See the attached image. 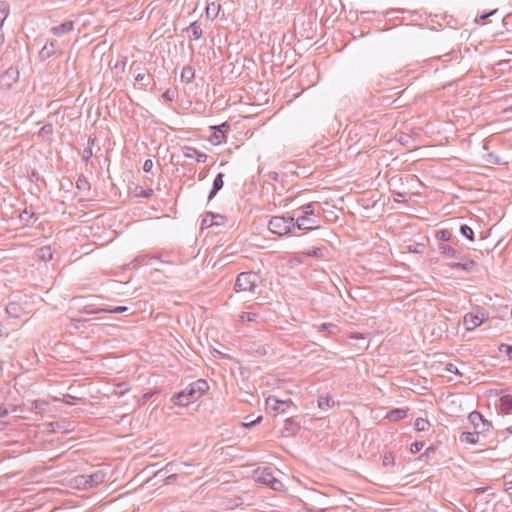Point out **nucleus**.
I'll return each mask as SVG.
<instances>
[{"label": "nucleus", "mask_w": 512, "mask_h": 512, "mask_svg": "<svg viewBox=\"0 0 512 512\" xmlns=\"http://www.w3.org/2000/svg\"><path fill=\"white\" fill-rule=\"evenodd\" d=\"M261 283V277L255 272H242L240 273L235 281V290L237 292H251L255 293V290Z\"/></svg>", "instance_id": "nucleus-1"}, {"label": "nucleus", "mask_w": 512, "mask_h": 512, "mask_svg": "<svg viewBox=\"0 0 512 512\" xmlns=\"http://www.w3.org/2000/svg\"><path fill=\"white\" fill-rule=\"evenodd\" d=\"M268 228L273 234L286 235L295 229L294 216H273L268 223Z\"/></svg>", "instance_id": "nucleus-2"}, {"label": "nucleus", "mask_w": 512, "mask_h": 512, "mask_svg": "<svg viewBox=\"0 0 512 512\" xmlns=\"http://www.w3.org/2000/svg\"><path fill=\"white\" fill-rule=\"evenodd\" d=\"M172 399L176 405L188 406L199 399V397L192 385L189 384L184 390L174 395Z\"/></svg>", "instance_id": "nucleus-3"}, {"label": "nucleus", "mask_w": 512, "mask_h": 512, "mask_svg": "<svg viewBox=\"0 0 512 512\" xmlns=\"http://www.w3.org/2000/svg\"><path fill=\"white\" fill-rule=\"evenodd\" d=\"M19 79V71L17 68L10 67L0 75V88L8 90L17 83Z\"/></svg>", "instance_id": "nucleus-4"}, {"label": "nucleus", "mask_w": 512, "mask_h": 512, "mask_svg": "<svg viewBox=\"0 0 512 512\" xmlns=\"http://www.w3.org/2000/svg\"><path fill=\"white\" fill-rule=\"evenodd\" d=\"M294 223L295 228L299 230H314L320 227L316 217H306L305 215H299L294 218Z\"/></svg>", "instance_id": "nucleus-5"}, {"label": "nucleus", "mask_w": 512, "mask_h": 512, "mask_svg": "<svg viewBox=\"0 0 512 512\" xmlns=\"http://www.w3.org/2000/svg\"><path fill=\"white\" fill-rule=\"evenodd\" d=\"M468 418L477 432L482 433L489 430L490 423L484 419L481 413L473 411L469 414Z\"/></svg>", "instance_id": "nucleus-6"}, {"label": "nucleus", "mask_w": 512, "mask_h": 512, "mask_svg": "<svg viewBox=\"0 0 512 512\" xmlns=\"http://www.w3.org/2000/svg\"><path fill=\"white\" fill-rule=\"evenodd\" d=\"M58 52H60L59 44L56 40H51L47 42L39 52L40 61L44 62L49 58L55 56Z\"/></svg>", "instance_id": "nucleus-7"}, {"label": "nucleus", "mask_w": 512, "mask_h": 512, "mask_svg": "<svg viewBox=\"0 0 512 512\" xmlns=\"http://www.w3.org/2000/svg\"><path fill=\"white\" fill-rule=\"evenodd\" d=\"M268 345L258 343V342H249L245 344V352L252 356H264L268 353Z\"/></svg>", "instance_id": "nucleus-8"}, {"label": "nucleus", "mask_w": 512, "mask_h": 512, "mask_svg": "<svg viewBox=\"0 0 512 512\" xmlns=\"http://www.w3.org/2000/svg\"><path fill=\"white\" fill-rule=\"evenodd\" d=\"M266 404L268 408L284 413L290 407L291 401L279 400L274 396H269Z\"/></svg>", "instance_id": "nucleus-9"}, {"label": "nucleus", "mask_w": 512, "mask_h": 512, "mask_svg": "<svg viewBox=\"0 0 512 512\" xmlns=\"http://www.w3.org/2000/svg\"><path fill=\"white\" fill-rule=\"evenodd\" d=\"M484 321V314L479 316L478 314L468 313L464 316L463 324L466 330H473L476 327L480 326Z\"/></svg>", "instance_id": "nucleus-10"}, {"label": "nucleus", "mask_w": 512, "mask_h": 512, "mask_svg": "<svg viewBox=\"0 0 512 512\" xmlns=\"http://www.w3.org/2000/svg\"><path fill=\"white\" fill-rule=\"evenodd\" d=\"M221 11V5L219 0H206L205 13L207 18L214 20L216 19Z\"/></svg>", "instance_id": "nucleus-11"}, {"label": "nucleus", "mask_w": 512, "mask_h": 512, "mask_svg": "<svg viewBox=\"0 0 512 512\" xmlns=\"http://www.w3.org/2000/svg\"><path fill=\"white\" fill-rule=\"evenodd\" d=\"M89 489L97 487L105 481L106 473L103 470H97L90 475H86Z\"/></svg>", "instance_id": "nucleus-12"}, {"label": "nucleus", "mask_w": 512, "mask_h": 512, "mask_svg": "<svg viewBox=\"0 0 512 512\" xmlns=\"http://www.w3.org/2000/svg\"><path fill=\"white\" fill-rule=\"evenodd\" d=\"M74 29L73 21H65L58 26H53L50 29V32L55 36H61L63 34L69 33Z\"/></svg>", "instance_id": "nucleus-13"}, {"label": "nucleus", "mask_w": 512, "mask_h": 512, "mask_svg": "<svg viewBox=\"0 0 512 512\" xmlns=\"http://www.w3.org/2000/svg\"><path fill=\"white\" fill-rule=\"evenodd\" d=\"M438 250L440 253L451 257V258H457L462 260L463 257L461 256L460 252L456 250L452 245L446 244V243H439L438 244Z\"/></svg>", "instance_id": "nucleus-14"}, {"label": "nucleus", "mask_w": 512, "mask_h": 512, "mask_svg": "<svg viewBox=\"0 0 512 512\" xmlns=\"http://www.w3.org/2000/svg\"><path fill=\"white\" fill-rule=\"evenodd\" d=\"M9 14V5L5 1H0V44L4 42L3 23Z\"/></svg>", "instance_id": "nucleus-15"}, {"label": "nucleus", "mask_w": 512, "mask_h": 512, "mask_svg": "<svg viewBox=\"0 0 512 512\" xmlns=\"http://www.w3.org/2000/svg\"><path fill=\"white\" fill-rule=\"evenodd\" d=\"M186 31L190 33L188 35L190 40H198L203 35V30L197 21L192 22L187 28Z\"/></svg>", "instance_id": "nucleus-16"}, {"label": "nucleus", "mask_w": 512, "mask_h": 512, "mask_svg": "<svg viewBox=\"0 0 512 512\" xmlns=\"http://www.w3.org/2000/svg\"><path fill=\"white\" fill-rule=\"evenodd\" d=\"M259 479L274 490H279L282 486V483L277 480L271 473H263Z\"/></svg>", "instance_id": "nucleus-17"}, {"label": "nucleus", "mask_w": 512, "mask_h": 512, "mask_svg": "<svg viewBox=\"0 0 512 512\" xmlns=\"http://www.w3.org/2000/svg\"><path fill=\"white\" fill-rule=\"evenodd\" d=\"M224 174L222 172L218 173L213 181L212 189L209 193L208 200H212L215 195L220 191L224 185Z\"/></svg>", "instance_id": "nucleus-18"}, {"label": "nucleus", "mask_w": 512, "mask_h": 512, "mask_svg": "<svg viewBox=\"0 0 512 512\" xmlns=\"http://www.w3.org/2000/svg\"><path fill=\"white\" fill-rule=\"evenodd\" d=\"M212 129H215L217 130V134H215V141H214V144H220L222 143L226 136H225V133L229 130L230 126L228 123H222L218 126H214V127H211Z\"/></svg>", "instance_id": "nucleus-19"}, {"label": "nucleus", "mask_w": 512, "mask_h": 512, "mask_svg": "<svg viewBox=\"0 0 512 512\" xmlns=\"http://www.w3.org/2000/svg\"><path fill=\"white\" fill-rule=\"evenodd\" d=\"M406 416H407V410L396 408V409L390 410L387 413L386 418L390 421L397 422V421L404 419Z\"/></svg>", "instance_id": "nucleus-20"}, {"label": "nucleus", "mask_w": 512, "mask_h": 512, "mask_svg": "<svg viewBox=\"0 0 512 512\" xmlns=\"http://www.w3.org/2000/svg\"><path fill=\"white\" fill-rule=\"evenodd\" d=\"M191 385L199 398L209 390V384L204 379H198L197 381L191 383Z\"/></svg>", "instance_id": "nucleus-21"}, {"label": "nucleus", "mask_w": 512, "mask_h": 512, "mask_svg": "<svg viewBox=\"0 0 512 512\" xmlns=\"http://www.w3.org/2000/svg\"><path fill=\"white\" fill-rule=\"evenodd\" d=\"M479 432H462L460 435V441L469 444H476L479 441Z\"/></svg>", "instance_id": "nucleus-22"}, {"label": "nucleus", "mask_w": 512, "mask_h": 512, "mask_svg": "<svg viewBox=\"0 0 512 512\" xmlns=\"http://www.w3.org/2000/svg\"><path fill=\"white\" fill-rule=\"evenodd\" d=\"M500 408L505 414L512 412V396L504 395L500 398Z\"/></svg>", "instance_id": "nucleus-23"}, {"label": "nucleus", "mask_w": 512, "mask_h": 512, "mask_svg": "<svg viewBox=\"0 0 512 512\" xmlns=\"http://www.w3.org/2000/svg\"><path fill=\"white\" fill-rule=\"evenodd\" d=\"M37 219L34 210L32 207L25 208L20 214H19V220L23 222L26 226H28V223L31 219Z\"/></svg>", "instance_id": "nucleus-24"}, {"label": "nucleus", "mask_w": 512, "mask_h": 512, "mask_svg": "<svg viewBox=\"0 0 512 512\" xmlns=\"http://www.w3.org/2000/svg\"><path fill=\"white\" fill-rule=\"evenodd\" d=\"M451 268H460L467 272H471L476 267V262L474 260H468L466 262H456L450 265Z\"/></svg>", "instance_id": "nucleus-25"}, {"label": "nucleus", "mask_w": 512, "mask_h": 512, "mask_svg": "<svg viewBox=\"0 0 512 512\" xmlns=\"http://www.w3.org/2000/svg\"><path fill=\"white\" fill-rule=\"evenodd\" d=\"M37 256L43 261H49L53 258V252L50 246H43L37 250Z\"/></svg>", "instance_id": "nucleus-26"}, {"label": "nucleus", "mask_w": 512, "mask_h": 512, "mask_svg": "<svg viewBox=\"0 0 512 512\" xmlns=\"http://www.w3.org/2000/svg\"><path fill=\"white\" fill-rule=\"evenodd\" d=\"M6 313L13 318H19L21 313V307L16 302H11L6 306Z\"/></svg>", "instance_id": "nucleus-27"}, {"label": "nucleus", "mask_w": 512, "mask_h": 512, "mask_svg": "<svg viewBox=\"0 0 512 512\" xmlns=\"http://www.w3.org/2000/svg\"><path fill=\"white\" fill-rule=\"evenodd\" d=\"M195 76V71L191 66H185L181 72V81L190 83Z\"/></svg>", "instance_id": "nucleus-28"}, {"label": "nucleus", "mask_w": 512, "mask_h": 512, "mask_svg": "<svg viewBox=\"0 0 512 512\" xmlns=\"http://www.w3.org/2000/svg\"><path fill=\"white\" fill-rule=\"evenodd\" d=\"M317 403L318 407L323 410L331 408L335 404L333 398L330 396H320Z\"/></svg>", "instance_id": "nucleus-29"}, {"label": "nucleus", "mask_w": 512, "mask_h": 512, "mask_svg": "<svg viewBox=\"0 0 512 512\" xmlns=\"http://www.w3.org/2000/svg\"><path fill=\"white\" fill-rule=\"evenodd\" d=\"M74 487L81 490H88L86 475H78L73 479Z\"/></svg>", "instance_id": "nucleus-30"}, {"label": "nucleus", "mask_w": 512, "mask_h": 512, "mask_svg": "<svg viewBox=\"0 0 512 512\" xmlns=\"http://www.w3.org/2000/svg\"><path fill=\"white\" fill-rule=\"evenodd\" d=\"M299 425L294 423L292 420L287 419L286 420V426L284 428V432L286 436L295 435L297 431L299 430Z\"/></svg>", "instance_id": "nucleus-31"}, {"label": "nucleus", "mask_w": 512, "mask_h": 512, "mask_svg": "<svg viewBox=\"0 0 512 512\" xmlns=\"http://www.w3.org/2000/svg\"><path fill=\"white\" fill-rule=\"evenodd\" d=\"M298 210H301V212H302L301 215H305L306 217L307 216L308 217H316L314 203H308V204L302 205L301 207L298 208Z\"/></svg>", "instance_id": "nucleus-32"}, {"label": "nucleus", "mask_w": 512, "mask_h": 512, "mask_svg": "<svg viewBox=\"0 0 512 512\" xmlns=\"http://www.w3.org/2000/svg\"><path fill=\"white\" fill-rule=\"evenodd\" d=\"M94 142H95V139L94 138H89L88 139V144L89 146L87 148H85L83 150V153H82V159L83 161L85 162H88L89 159L93 156V151H92V146L94 145Z\"/></svg>", "instance_id": "nucleus-33"}, {"label": "nucleus", "mask_w": 512, "mask_h": 512, "mask_svg": "<svg viewBox=\"0 0 512 512\" xmlns=\"http://www.w3.org/2000/svg\"><path fill=\"white\" fill-rule=\"evenodd\" d=\"M76 187L81 191H89L90 183L84 175H80L76 181Z\"/></svg>", "instance_id": "nucleus-34"}, {"label": "nucleus", "mask_w": 512, "mask_h": 512, "mask_svg": "<svg viewBox=\"0 0 512 512\" xmlns=\"http://www.w3.org/2000/svg\"><path fill=\"white\" fill-rule=\"evenodd\" d=\"M436 238L441 241L440 243L449 242L452 241V233L447 229L439 230L436 232Z\"/></svg>", "instance_id": "nucleus-35"}, {"label": "nucleus", "mask_w": 512, "mask_h": 512, "mask_svg": "<svg viewBox=\"0 0 512 512\" xmlns=\"http://www.w3.org/2000/svg\"><path fill=\"white\" fill-rule=\"evenodd\" d=\"M459 231L463 237L467 238L470 241L474 240V231L470 226L463 224L460 226Z\"/></svg>", "instance_id": "nucleus-36"}, {"label": "nucleus", "mask_w": 512, "mask_h": 512, "mask_svg": "<svg viewBox=\"0 0 512 512\" xmlns=\"http://www.w3.org/2000/svg\"><path fill=\"white\" fill-rule=\"evenodd\" d=\"M429 426V421L424 418H417L414 423V428L417 431H426L429 428Z\"/></svg>", "instance_id": "nucleus-37"}, {"label": "nucleus", "mask_w": 512, "mask_h": 512, "mask_svg": "<svg viewBox=\"0 0 512 512\" xmlns=\"http://www.w3.org/2000/svg\"><path fill=\"white\" fill-rule=\"evenodd\" d=\"M395 463V457L392 452H386L383 455L382 464L384 467H392Z\"/></svg>", "instance_id": "nucleus-38"}, {"label": "nucleus", "mask_w": 512, "mask_h": 512, "mask_svg": "<svg viewBox=\"0 0 512 512\" xmlns=\"http://www.w3.org/2000/svg\"><path fill=\"white\" fill-rule=\"evenodd\" d=\"M182 152L186 158H196L198 150L192 146H183Z\"/></svg>", "instance_id": "nucleus-39"}, {"label": "nucleus", "mask_w": 512, "mask_h": 512, "mask_svg": "<svg viewBox=\"0 0 512 512\" xmlns=\"http://www.w3.org/2000/svg\"><path fill=\"white\" fill-rule=\"evenodd\" d=\"M337 329V326L333 323H323L318 326L319 331H327L330 334H334Z\"/></svg>", "instance_id": "nucleus-40"}, {"label": "nucleus", "mask_w": 512, "mask_h": 512, "mask_svg": "<svg viewBox=\"0 0 512 512\" xmlns=\"http://www.w3.org/2000/svg\"><path fill=\"white\" fill-rule=\"evenodd\" d=\"M257 317H258L257 313H254V312H243L240 315V320L242 322H244V321L254 322V321H256Z\"/></svg>", "instance_id": "nucleus-41"}, {"label": "nucleus", "mask_w": 512, "mask_h": 512, "mask_svg": "<svg viewBox=\"0 0 512 512\" xmlns=\"http://www.w3.org/2000/svg\"><path fill=\"white\" fill-rule=\"evenodd\" d=\"M435 450L436 449L433 446L428 447L422 454H420L419 460L427 462L431 455L435 453Z\"/></svg>", "instance_id": "nucleus-42"}, {"label": "nucleus", "mask_w": 512, "mask_h": 512, "mask_svg": "<svg viewBox=\"0 0 512 512\" xmlns=\"http://www.w3.org/2000/svg\"><path fill=\"white\" fill-rule=\"evenodd\" d=\"M53 133V126L51 124H46L44 126L41 127V129L39 130V135L40 136H50L52 135Z\"/></svg>", "instance_id": "nucleus-43"}, {"label": "nucleus", "mask_w": 512, "mask_h": 512, "mask_svg": "<svg viewBox=\"0 0 512 512\" xmlns=\"http://www.w3.org/2000/svg\"><path fill=\"white\" fill-rule=\"evenodd\" d=\"M498 349L499 352L505 353L509 358H512V346L508 344H501Z\"/></svg>", "instance_id": "nucleus-44"}, {"label": "nucleus", "mask_w": 512, "mask_h": 512, "mask_svg": "<svg viewBox=\"0 0 512 512\" xmlns=\"http://www.w3.org/2000/svg\"><path fill=\"white\" fill-rule=\"evenodd\" d=\"M424 446L423 442H414L410 446L411 453H418Z\"/></svg>", "instance_id": "nucleus-45"}, {"label": "nucleus", "mask_w": 512, "mask_h": 512, "mask_svg": "<svg viewBox=\"0 0 512 512\" xmlns=\"http://www.w3.org/2000/svg\"><path fill=\"white\" fill-rule=\"evenodd\" d=\"M214 224L218 225L219 223L217 221L211 220V218H210V216H208V214L202 220V227H209V226H212Z\"/></svg>", "instance_id": "nucleus-46"}, {"label": "nucleus", "mask_w": 512, "mask_h": 512, "mask_svg": "<svg viewBox=\"0 0 512 512\" xmlns=\"http://www.w3.org/2000/svg\"><path fill=\"white\" fill-rule=\"evenodd\" d=\"M149 75L146 74L145 72H140L138 73L136 76H135V80L137 82H141L143 83L144 86H147L148 84L147 83H144V81L147 79Z\"/></svg>", "instance_id": "nucleus-47"}, {"label": "nucleus", "mask_w": 512, "mask_h": 512, "mask_svg": "<svg viewBox=\"0 0 512 512\" xmlns=\"http://www.w3.org/2000/svg\"><path fill=\"white\" fill-rule=\"evenodd\" d=\"M163 97L166 98L168 101H173L176 97V91L168 89L164 94Z\"/></svg>", "instance_id": "nucleus-48"}, {"label": "nucleus", "mask_w": 512, "mask_h": 512, "mask_svg": "<svg viewBox=\"0 0 512 512\" xmlns=\"http://www.w3.org/2000/svg\"><path fill=\"white\" fill-rule=\"evenodd\" d=\"M261 420H262V416H258L255 420H249V422L243 423V426L246 428H250V427L260 423Z\"/></svg>", "instance_id": "nucleus-49"}, {"label": "nucleus", "mask_w": 512, "mask_h": 512, "mask_svg": "<svg viewBox=\"0 0 512 512\" xmlns=\"http://www.w3.org/2000/svg\"><path fill=\"white\" fill-rule=\"evenodd\" d=\"M128 310V307H125V306H117L115 308H112V309H109V310H106L107 312L109 313H124Z\"/></svg>", "instance_id": "nucleus-50"}, {"label": "nucleus", "mask_w": 512, "mask_h": 512, "mask_svg": "<svg viewBox=\"0 0 512 512\" xmlns=\"http://www.w3.org/2000/svg\"><path fill=\"white\" fill-rule=\"evenodd\" d=\"M153 168V161L151 159H147L145 160L144 164H143V170L145 172H150Z\"/></svg>", "instance_id": "nucleus-51"}, {"label": "nucleus", "mask_w": 512, "mask_h": 512, "mask_svg": "<svg viewBox=\"0 0 512 512\" xmlns=\"http://www.w3.org/2000/svg\"><path fill=\"white\" fill-rule=\"evenodd\" d=\"M154 191L152 189H142L139 196L143 198H149L153 195Z\"/></svg>", "instance_id": "nucleus-52"}, {"label": "nucleus", "mask_w": 512, "mask_h": 512, "mask_svg": "<svg viewBox=\"0 0 512 512\" xmlns=\"http://www.w3.org/2000/svg\"><path fill=\"white\" fill-rule=\"evenodd\" d=\"M393 196H394V200L397 202L406 200V193L395 192Z\"/></svg>", "instance_id": "nucleus-53"}, {"label": "nucleus", "mask_w": 512, "mask_h": 512, "mask_svg": "<svg viewBox=\"0 0 512 512\" xmlns=\"http://www.w3.org/2000/svg\"><path fill=\"white\" fill-rule=\"evenodd\" d=\"M207 160V155L203 152L198 151L196 155V161L199 163H204Z\"/></svg>", "instance_id": "nucleus-54"}, {"label": "nucleus", "mask_w": 512, "mask_h": 512, "mask_svg": "<svg viewBox=\"0 0 512 512\" xmlns=\"http://www.w3.org/2000/svg\"><path fill=\"white\" fill-rule=\"evenodd\" d=\"M308 255L309 256H316V257L322 256V249L321 248H314L313 250L308 252Z\"/></svg>", "instance_id": "nucleus-55"}, {"label": "nucleus", "mask_w": 512, "mask_h": 512, "mask_svg": "<svg viewBox=\"0 0 512 512\" xmlns=\"http://www.w3.org/2000/svg\"><path fill=\"white\" fill-rule=\"evenodd\" d=\"M48 426L51 428V431L56 432L61 428V425L58 422H51L48 424Z\"/></svg>", "instance_id": "nucleus-56"}, {"label": "nucleus", "mask_w": 512, "mask_h": 512, "mask_svg": "<svg viewBox=\"0 0 512 512\" xmlns=\"http://www.w3.org/2000/svg\"><path fill=\"white\" fill-rule=\"evenodd\" d=\"M446 370L450 373H458L457 367L452 363L447 364Z\"/></svg>", "instance_id": "nucleus-57"}, {"label": "nucleus", "mask_w": 512, "mask_h": 512, "mask_svg": "<svg viewBox=\"0 0 512 512\" xmlns=\"http://www.w3.org/2000/svg\"><path fill=\"white\" fill-rule=\"evenodd\" d=\"M128 391V388L126 387L125 384H118L117 385V392L120 393V394H124Z\"/></svg>", "instance_id": "nucleus-58"}, {"label": "nucleus", "mask_w": 512, "mask_h": 512, "mask_svg": "<svg viewBox=\"0 0 512 512\" xmlns=\"http://www.w3.org/2000/svg\"><path fill=\"white\" fill-rule=\"evenodd\" d=\"M419 247H424L422 244H415V245H410L409 246V251L411 252H421V250L419 249Z\"/></svg>", "instance_id": "nucleus-59"}, {"label": "nucleus", "mask_w": 512, "mask_h": 512, "mask_svg": "<svg viewBox=\"0 0 512 512\" xmlns=\"http://www.w3.org/2000/svg\"><path fill=\"white\" fill-rule=\"evenodd\" d=\"M9 414V411L5 407H0V418L6 417Z\"/></svg>", "instance_id": "nucleus-60"}, {"label": "nucleus", "mask_w": 512, "mask_h": 512, "mask_svg": "<svg viewBox=\"0 0 512 512\" xmlns=\"http://www.w3.org/2000/svg\"><path fill=\"white\" fill-rule=\"evenodd\" d=\"M496 11H497V10H493V11H491V12H489V13H485V14L481 15V16L479 17V19H480V20H484V19L488 18L489 16H491V15L495 14V13H496Z\"/></svg>", "instance_id": "nucleus-61"}, {"label": "nucleus", "mask_w": 512, "mask_h": 512, "mask_svg": "<svg viewBox=\"0 0 512 512\" xmlns=\"http://www.w3.org/2000/svg\"><path fill=\"white\" fill-rule=\"evenodd\" d=\"M208 216H210L211 220L215 221V220H218L219 219H222L223 217L219 214H214V213H208Z\"/></svg>", "instance_id": "nucleus-62"}, {"label": "nucleus", "mask_w": 512, "mask_h": 512, "mask_svg": "<svg viewBox=\"0 0 512 512\" xmlns=\"http://www.w3.org/2000/svg\"><path fill=\"white\" fill-rule=\"evenodd\" d=\"M7 425V422L0 421V431L4 430Z\"/></svg>", "instance_id": "nucleus-63"}, {"label": "nucleus", "mask_w": 512, "mask_h": 512, "mask_svg": "<svg viewBox=\"0 0 512 512\" xmlns=\"http://www.w3.org/2000/svg\"><path fill=\"white\" fill-rule=\"evenodd\" d=\"M506 485H507V490H512V481L507 482Z\"/></svg>", "instance_id": "nucleus-64"}]
</instances>
